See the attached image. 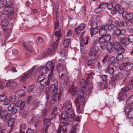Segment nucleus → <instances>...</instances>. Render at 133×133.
<instances>
[{
    "label": "nucleus",
    "mask_w": 133,
    "mask_h": 133,
    "mask_svg": "<svg viewBox=\"0 0 133 133\" xmlns=\"http://www.w3.org/2000/svg\"><path fill=\"white\" fill-rule=\"evenodd\" d=\"M52 54V52L51 51V50L50 49H48L43 53L42 54V55L43 57H45L48 56L49 55H51Z\"/></svg>",
    "instance_id": "nucleus-27"
},
{
    "label": "nucleus",
    "mask_w": 133,
    "mask_h": 133,
    "mask_svg": "<svg viewBox=\"0 0 133 133\" xmlns=\"http://www.w3.org/2000/svg\"><path fill=\"white\" fill-rule=\"evenodd\" d=\"M106 27L107 28L108 30V31H110L114 29L115 26L113 24H111L109 25L108 27L106 26Z\"/></svg>",
    "instance_id": "nucleus-57"
},
{
    "label": "nucleus",
    "mask_w": 133,
    "mask_h": 133,
    "mask_svg": "<svg viewBox=\"0 0 133 133\" xmlns=\"http://www.w3.org/2000/svg\"><path fill=\"white\" fill-rule=\"evenodd\" d=\"M57 108L56 107H54L52 109V115H55V117L57 115H58V112H57Z\"/></svg>",
    "instance_id": "nucleus-47"
},
{
    "label": "nucleus",
    "mask_w": 133,
    "mask_h": 133,
    "mask_svg": "<svg viewBox=\"0 0 133 133\" xmlns=\"http://www.w3.org/2000/svg\"><path fill=\"white\" fill-rule=\"evenodd\" d=\"M98 47L96 45H94L91 47L90 51L98 52Z\"/></svg>",
    "instance_id": "nucleus-42"
},
{
    "label": "nucleus",
    "mask_w": 133,
    "mask_h": 133,
    "mask_svg": "<svg viewBox=\"0 0 133 133\" xmlns=\"http://www.w3.org/2000/svg\"><path fill=\"white\" fill-rule=\"evenodd\" d=\"M47 90V91H46L45 92V94L46 95V98L47 99H49L50 97V92L49 88H46V90Z\"/></svg>",
    "instance_id": "nucleus-61"
},
{
    "label": "nucleus",
    "mask_w": 133,
    "mask_h": 133,
    "mask_svg": "<svg viewBox=\"0 0 133 133\" xmlns=\"http://www.w3.org/2000/svg\"><path fill=\"white\" fill-rule=\"evenodd\" d=\"M69 92L71 93L72 96L75 95L76 94V88L73 84H72L69 89Z\"/></svg>",
    "instance_id": "nucleus-23"
},
{
    "label": "nucleus",
    "mask_w": 133,
    "mask_h": 133,
    "mask_svg": "<svg viewBox=\"0 0 133 133\" xmlns=\"http://www.w3.org/2000/svg\"><path fill=\"white\" fill-rule=\"evenodd\" d=\"M111 38V35L109 34H106L103 36L100 37L98 39L106 42H108L110 40Z\"/></svg>",
    "instance_id": "nucleus-18"
},
{
    "label": "nucleus",
    "mask_w": 133,
    "mask_h": 133,
    "mask_svg": "<svg viewBox=\"0 0 133 133\" xmlns=\"http://www.w3.org/2000/svg\"><path fill=\"white\" fill-rule=\"evenodd\" d=\"M16 105L15 103H12L10 104L8 107V110L11 111L12 114L14 115L15 114L17 111V109L15 108Z\"/></svg>",
    "instance_id": "nucleus-12"
},
{
    "label": "nucleus",
    "mask_w": 133,
    "mask_h": 133,
    "mask_svg": "<svg viewBox=\"0 0 133 133\" xmlns=\"http://www.w3.org/2000/svg\"><path fill=\"white\" fill-rule=\"evenodd\" d=\"M32 42L30 41L28 43H22L23 45L29 52H32L34 50V49L32 46Z\"/></svg>",
    "instance_id": "nucleus-11"
},
{
    "label": "nucleus",
    "mask_w": 133,
    "mask_h": 133,
    "mask_svg": "<svg viewBox=\"0 0 133 133\" xmlns=\"http://www.w3.org/2000/svg\"><path fill=\"white\" fill-rule=\"evenodd\" d=\"M34 67H33L29 71L26 73H24L23 74L22 76L21 80L23 82L24 81L26 80L30 76L31 73L34 69Z\"/></svg>",
    "instance_id": "nucleus-8"
},
{
    "label": "nucleus",
    "mask_w": 133,
    "mask_h": 133,
    "mask_svg": "<svg viewBox=\"0 0 133 133\" xmlns=\"http://www.w3.org/2000/svg\"><path fill=\"white\" fill-rule=\"evenodd\" d=\"M98 42L100 44V47L101 49L103 51L106 50V48L107 47L108 42L102 41L99 39H98Z\"/></svg>",
    "instance_id": "nucleus-16"
},
{
    "label": "nucleus",
    "mask_w": 133,
    "mask_h": 133,
    "mask_svg": "<svg viewBox=\"0 0 133 133\" xmlns=\"http://www.w3.org/2000/svg\"><path fill=\"white\" fill-rule=\"evenodd\" d=\"M58 87L54 84H51L49 90L52 92H56L58 90Z\"/></svg>",
    "instance_id": "nucleus-34"
},
{
    "label": "nucleus",
    "mask_w": 133,
    "mask_h": 133,
    "mask_svg": "<svg viewBox=\"0 0 133 133\" xmlns=\"http://www.w3.org/2000/svg\"><path fill=\"white\" fill-rule=\"evenodd\" d=\"M35 116L33 115L30 117L28 121V123L29 125H32L34 123Z\"/></svg>",
    "instance_id": "nucleus-48"
},
{
    "label": "nucleus",
    "mask_w": 133,
    "mask_h": 133,
    "mask_svg": "<svg viewBox=\"0 0 133 133\" xmlns=\"http://www.w3.org/2000/svg\"><path fill=\"white\" fill-rule=\"evenodd\" d=\"M63 106L64 107L69 110L72 107V104L70 101H66L65 102Z\"/></svg>",
    "instance_id": "nucleus-24"
},
{
    "label": "nucleus",
    "mask_w": 133,
    "mask_h": 133,
    "mask_svg": "<svg viewBox=\"0 0 133 133\" xmlns=\"http://www.w3.org/2000/svg\"><path fill=\"white\" fill-rule=\"evenodd\" d=\"M52 54V52L51 51V50L50 49H48L43 53L42 54V55L43 57H45L48 56L49 55H51Z\"/></svg>",
    "instance_id": "nucleus-28"
},
{
    "label": "nucleus",
    "mask_w": 133,
    "mask_h": 133,
    "mask_svg": "<svg viewBox=\"0 0 133 133\" xmlns=\"http://www.w3.org/2000/svg\"><path fill=\"white\" fill-rule=\"evenodd\" d=\"M66 113L65 112H63L61 115V116L63 121V126L62 128V129L63 131H65L67 130V126H70L72 125L71 120L67 119L68 118L66 116Z\"/></svg>",
    "instance_id": "nucleus-1"
},
{
    "label": "nucleus",
    "mask_w": 133,
    "mask_h": 133,
    "mask_svg": "<svg viewBox=\"0 0 133 133\" xmlns=\"http://www.w3.org/2000/svg\"><path fill=\"white\" fill-rule=\"evenodd\" d=\"M106 26H103L100 27L98 30L99 34L101 36H103L105 35L107 32Z\"/></svg>",
    "instance_id": "nucleus-14"
},
{
    "label": "nucleus",
    "mask_w": 133,
    "mask_h": 133,
    "mask_svg": "<svg viewBox=\"0 0 133 133\" xmlns=\"http://www.w3.org/2000/svg\"><path fill=\"white\" fill-rule=\"evenodd\" d=\"M120 41L122 44H123L125 45H128L130 43L128 38L126 37L121 38Z\"/></svg>",
    "instance_id": "nucleus-29"
},
{
    "label": "nucleus",
    "mask_w": 133,
    "mask_h": 133,
    "mask_svg": "<svg viewBox=\"0 0 133 133\" xmlns=\"http://www.w3.org/2000/svg\"><path fill=\"white\" fill-rule=\"evenodd\" d=\"M54 65L53 64V62L51 61H49L47 62L46 64V66L49 70L51 71V72L49 74H52L54 68Z\"/></svg>",
    "instance_id": "nucleus-10"
},
{
    "label": "nucleus",
    "mask_w": 133,
    "mask_h": 133,
    "mask_svg": "<svg viewBox=\"0 0 133 133\" xmlns=\"http://www.w3.org/2000/svg\"><path fill=\"white\" fill-rule=\"evenodd\" d=\"M64 63H63V65H61V63H58L56 67V69L57 71L59 73L62 72L63 71H66V66H64Z\"/></svg>",
    "instance_id": "nucleus-15"
},
{
    "label": "nucleus",
    "mask_w": 133,
    "mask_h": 133,
    "mask_svg": "<svg viewBox=\"0 0 133 133\" xmlns=\"http://www.w3.org/2000/svg\"><path fill=\"white\" fill-rule=\"evenodd\" d=\"M94 75V74L92 72H91L88 74L87 82H89L93 78V76Z\"/></svg>",
    "instance_id": "nucleus-43"
},
{
    "label": "nucleus",
    "mask_w": 133,
    "mask_h": 133,
    "mask_svg": "<svg viewBox=\"0 0 133 133\" xmlns=\"http://www.w3.org/2000/svg\"><path fill=\"white\" fill-rule=\"evenodd\" d=\"M122 92L120 91L119 93V95L118 99L119 102H120L126 99L127 97V95L125 93H122Z\"/></svg>",
    "instance_id": "nucleus-19"
},
{
    "label": "nucleus",
    "mask_w": 133,
    "mask_h": 133,
    "mask_svg": "<svg viewBox=\"0 0 133 133\" xmlns=\"http://www.w3.org/2000/svg\"><path fill=\"white\" fill-rule=\"evenodd\" d=\"M123 67L126 71H129L132 69L133 67V64L129 62L127 64L123 65Z\"/></svg>",
    "instance_id": "nucleus-20"
},
{
    "label": "nucleus",
    "mask_w": 133,
    "mask_h": 133,
    "mask_svg": "<svg viewBox=\"0 0 133 133\" xmlns=\"http://www.w3.org/2000/svg\"><path fill=\"white\" fill-rule=\"evenodd\" d=\"M16 94L18 97L24 96L25 95V92L23 89L18 91L16 92Z\"/></svg>",
    "instance_id": "nucleus-31"
},
{
    "label": "nucleus",
    "mask_w": 133,
    "mask_h": 133,
    "mask_svg": "<svg viewBox=\"0 0 133 133\" xmlns=\"http://www.w3.org/2000/svg\"><path fill=\"white\" fill-rule=\"evenodd\" d=\"M78 125V124H75L74 127H73L71 129L70 131V133H76V129H77V126Z\"/></svg>",
    "instance_id": "nucleus-54"
},
{
    "label": "nucleus",
    "mask_w": 133,
    "mask_h": 133,
    "mask_svg": "<svg viewBox=\"0 0 133 133\" xmlns=\"http://www.w3.org/2000/svg\"><path fill=\"white\" fill-rule=\"evenodd\" d=\"M129 57H126L124 58L122 60V62L123 63V65L127 64L129 63Z\"/></svg>",
    "instance_id": "nucleus-53"
},
{
    "label": "nucleus",
    "mask_w": 133,
    "mask_h": 133,
    "mask_svg": "<svg viewBox=\"0 0 133 133\" xmlns=\"http://www.w3.org/2000/svg\"><path fill=\"white\" fill-rule=\"evenodd\" d=\"M28 112L26 110H23L20 111V115L21 117L23 118H25L27 116Z\"/></svg>",
    "instance_id": "nucleus-39"
},
{
    "label": "nucleus",
    "mask_w": 133,
    "mask_h": 133,
    "mask_svg": "<svg viewBox=\"0 0 133 133\" xmlns=\"http://www.w3.org/2000/svg\"><path fill=\"white\" fill-rule=\"evenodd\" d=\"M45 76L43 75H39L38 78L37 82L39 83L41 81L45 78Z\"/></svg>",
    "instance_id": "nucleus-58"
},
{
    "label": "nucleus",
    "mask_w": 133,
    "mask_h": 133,
    "mask_svg": "<svg viewBox=\"0 0 133 133\" xmlns=\"http://www.w3.org/2000/svg\"><path fill=\"white\" fill-rule=\"evenodd\" d=\"M58 39L59 38L57 39L56 41L54 42L52 45L51 49H50L51 50V51L52 52L57 49L58 46Z\"/></svg>",
    "instance_id": "nucleus-26"
},
{
    "label": "nucleus",
    "mask_w": 133,
    "mask_h": 133,
    "mask_svg": "<svg viewBox=\"0 0 133 133\" xmlns=\"http://www.w3.org/2000/svg\"><path fill=\"white\" fill-rule=\"evenodd\" d=\"M99 29L97 27L91 28L90 29V33L91 36L96 35L98 32Z\"/></svg>",
    "instance_id": "nucleus-25"
},
{
    "label": "nucleus",
    "mask_w": 133,
    "mask_h": 133,
    "mask_svg": "<svg viewBox=\"0 0 133 133\" xmlns=\"http://www.w3.org/2000/svg\"><path fill=\"white\" fill-rule=\"evenodd\" d=\"M48 70L46 66H41L40 71L41 73L45 74L47 73Z\"/></svg>",
    "instance_id": "nucleus-38"
},
{
    "label": "nucleus",
    "mask_w": 133,
    "mask_h": 133,
    "mask_svg": "<svg viewBox=\"0 0 133 133\" xmlns=\"http://www.w3.org/2000/svg\"><path fill=\"white\" fill-rule=\"evenodd\" d=\"M122 30H121L120 29L115 30L114 31V34L116 36H119L121 34Z\"/></svg>",
    "instance_id": "nucleus-50"
},
{
    "label": "nucleus",
    "mask_w": 133,
    "mask_h": 133,
    "mask_svg": "<svg viewBox=\"0 0 133 133\" xmlns=\"http://www.w3.org/2000/svg\"><path fill=\"white\" fill-rule=\"evenodd\" d=\"M70 40L69 38H66L64 40L63 44L64 47L67 48L69 44Z\"/></svg>",
    "instance_id": "nucleus-36"
},
{
    "label": "nucleus",
    "mask_w": 133,
    "mask_h": 133,
    "mask_svg": "<svg viewBox=\"0 0 133 133\" xmlns=\"http://www.w3.org/2000/svg\"><path fill=\"white\" fill-rule=\"evenodd\" d=\"M7 96L5 95H0V102H3L7 99Z\"/></svg>",
    "instance_id": "nucleus-46"
},
{
    "label": "nucleus",
    "mask_w": 133,
    "mask_h": 133,
    "mask_svg": "<svg viewBox=\"0 0 133 133\" xmlns=\"http://www.w3.org/2000/svg\"><path fill=\"white\" fill-rule=\"evenodd\" d=\"M127 103L130 104H133V95L131 96L128 99Z\"/></svg>",
    "instance_id": "nucleus-49"
},
{
    "label": "nucleus",
    "mask_w": 133,
    "mask_h": 133,
    "mask_svg": "<svg viewBox=\"0 0 133 133\" xmlns=\"http://www.w3.org/2000/svg\"><path fill=\"white\" fill-rule=\"evenodd\" d=\"M4 8L3 10V12H2V14L3 15L5 14L4 12H7L8 11H12L14 10V7H10L9 8L8 6H5L4 7Z\"/></svg>",
    "instance_id": "nucleus-33"
},
{
    "label": "nucleus",
    "mask_w": 133,
    "mask_h": 133,
    "mask_svg": "<svg viewBox=\"0 0 133 133\" xmlns=\"http://www.w3.org/2000/svg\"><path fill=\"white\" fill-rule=\"evenodd\" d=\"M11 114L8 113L6 110H3L0 113L1 118L3 119L8 120L10 116H11Z\"/></svg>",
    "instance_id": "nucleus-9"
},
{
    "label": "nucleus",
    "mask_w": 133,
    "mask_h": 133,
    "mask_svg": "<svg viewBox=\"0 0 133 133\" xmlns=\"http://www.w3.org/2000/svg\"><path fill=\"white\" fill-rule=\"evenodd\" d=\"M60 54L62 57H63L66 55L67 53L66 51L63 50L61 51Z\"/></svg>",
    "instance_id": "nucleus-63"
},
{
    "label": "nucleus",
    "mask_w": 133,
    "mask_h": 133,
    "mask_svg": "<svg viewBox=\"0 0 133 133\" xmlns=\"http://www.w3.org/2000/svg\"><path fill=\"white\" fill-rule=\"evenodd\" d=\"M114 9L117 10V12H118L120 14H122L123 16L124 14H125L127 13L126 11H124L123 8H120V6L118 4H117L114 7Z\"/></svg>",
    "instance_id": "nucleus-13"
},
{
    "label": "nucleus",
    "mask_w": 133,
    "mask_h": 133,
    "mask_svg": "<svg viewBox=\"0 0 133 133\" xmlns=\"http://www.w3.org/2000/svg\"><path fill=\"white\" fill-rule=\"evenodd\" d=\"M78 101V103L75 102L76 107V111L78 113H82L83 112L85 104V102Z\"/></svg>",
    "instance_id": "nucleus-4"
},
{
    "label": "nucleus",
    "mask_w": 133,
    "mask_h": 133,
    "mask_svg": "<svg viewBox=\"0 0 133 133\" xmlns=\"http://www.w3.org/2000/svg\"><path fill=\"white\" fill-rule=\"evenodd\" d=\"M105 6H106L107 8L109 10L111 9L113 6V4L112 3H106Z\"/></svg>",
    "instance_id": "nucleus-59"
},
{
    "label": "nucleus",
    "mask_w": 133,
    "mask_h": 133,
    "mask_svg": "<svg viewBox=\"0 0 133 133\" xmlns=\"http://www.w3.org/2000/svg\"><path fill=\"white\" fill-rule=\"evenodd\" d=\"M52 94L54 96L53 97L56 100L57 99H59V95L58 93V92H54L52 93Z\"/></svg>",
    "instance_id": "nucleus-52"
},
{
    "label": "nucleus",
    "mask_w": 133,
    "mask_h": 133,
    "mask_svg": "<svg viewBox=\"0 0 133 133\" xmlns=\"http://www.w3.org/2000/svg\"><path fill=\"white\" fill-rule=\"evenodd\" d=\"M88 82H86L83 79H82L80 82V87L81 88H85V87L86 85L87 84Z\"/></svg>",
    "instance_id": "nucleus-44"
},
{
    "label": "nucleus",
    "mask_w": 133,
    "mask_h": 133,
    "mask_svg": "<svg viewBox=\"0 0 133 133\" xmlns=\"http://www.w3.org/2000/svg\"><path fill=\"white\" fill-rule=\"evenodd\" d=\"M116 50L117 51L118 54H122L124 52L125 50L124 48L121 46Z\"/></svg>",
    "instance_id": "nucleus-45"
},
{
    "label": "nucleus",
    "mask_w": 133,
    "mask_h": 133,
    "mask_svg": "<svg viewBox=\"0 0 133 133\" xmlns=\"http://www.w3.org/2000/svg\"><path fill=\"white\" fill-rule=\"evenodd\" d=\"M113 44L111 42H108L106 47V49L108 51L111 52L113 50Z\"/></svg>",
    "instance_id": "nucleus-32"
},
{
    "label": "nucleus",
    "mask_w": 133,
    "mask_h": 133,
    "mask_svg": "<svg viewBox=\"0 0 133 133\" xmlns=\"http://www.w3.org/2000/svg\"><path fill=\"white\" fill-rule=\"evenodd\" d=\"M127 13L125 14H124L123 17H125L127 19L131 20L133 18V14L130 12H128L126 11Z\"/></svg>",
    "instance_id": "nucleus-30"
},
{
    "label": "nucleus",
    "mask_w": 133,
    "mask_h": 133,
    "mask_svg": "<svg viewBox=\"0 0 133 133\" xmlns=\"http://www.w3.org/2000/svg\"><path fill=\"white\" fill-rule=\"evenodd\" d=\"M85 25L84 23H82L80 24L78 27L75 29V32L77 34L79 35L80 32H78V30L80 31H82L85 27Z\"/></svg>",
    "instance_id": "nucleus-17"
},
{
    "label": "nucleus",
    "mask_w": 133,
    "mask_h": 133,
    "mask_svg": "<svg viewBox=\"0 0 133 133\" xmlns=\"http://www.w3.org/2000/svg\"><path fill=\"white\" fill-rule=\"evenodd\" d=\"M78 98H76L75 102L77 103L78 101L83 102V100L84 102H85L84 93L83 90L82 89L79 90L78 91Z\"/></svg>",
    "instance_id": "nucleus-6"
},
{
    "label": "nucleus",
    "mask_w": 133,
    "mask_h": 133,
    "mask_svg": "<svg viewBox=\"0 0 133 133\" xmlns=\"http://www.w3.org/2000/svg\"><path fill=\"white\" fill-rule=\"evenodd\" d=\"M8 21L6 19L3 20L1 22V26L3 27L7 26L8 24Z\"/></svg>",
    "instance_id": "nucleus-41"
},
{
    "label": "nucleus",
    "mask_w": 133,
    "mask_h": 133,
    "mask_svg": "<svg viewBox=\"0 0 133 133\" xmlns=\"http://www.w3.org/2000/svg\"><path fill=\"white\" fill-rule=\"evenodd\" d=\"M17 85V83L15 81H14L11 83L9 86V88L10 89H13L14 88L16 87Z\"/></svg>",
    "instance_id": "nucleus-55"
},
{
    "label": "nucleus",
    "mask_w": 133,
    "mask_h": 133,
    "mask_svg": "<svg viewBox=\"0 0 133 133\" xmlns=\"http://www.w3.org/2000/svg\"><path fill=\"white\" fill-rule=\"evenodd\" d=\"M125 114H128V117L130 119L133 118V109L130 106H128L124 110Z\"/></svg>",
    "instance_id": "nucleus-7"
},
{
    "label": "nucleus",
    "mask_w": 133,
    "mask_h": 133,
    "mask_svg": "<svg viewBox=\"0 0 133 133\" xmlns=\"http://www.w3.org/2000/svg\"><path fill=\"white\" fill-rule=\"evenodd\" d=\"M61 29H59V31H56L55 32V36L57 38L61 36V33L60 31Z\"/></svg>",
    "instance_id": "nucleus-62"
},
{
    "label": "nucleus",
    "mask_w": 133,
    "mask_h": 133,
    "mask_svg": "<svg viewBox=\"0 0 133 133\" xmlns=\"http://www.w3.org/2000/svg\"><path fill=\"white\" fill-rule=\"evenodd\" d=\"M106 70L108 71L110 75H112L114 72V69L112 67L108 66L106 69Z\"/></svg>",
    "instance_id": "nucleus-40"
},
{
    "label": "nucleus",
    "mask_w": 133,
    "mask_h": 133,
    "mask_svg": "<svg viewBox=\"0 0 133 133\" xmlns=\"http://www.w3.org/2000/svg\"><path fill=\"white\" fill-rule=\"evenodd\" d=\"M131 88L130 85L127 84L125 85V87H124L121 89V91L123 93L130 90Z\"/></svg>",
    "instance_id": "nucleus-35"
},
{
    "label": "nucleus",
    "mask_w": 133,
    "mask_h": 133,
    "mask_svg": "<svg viewBox=\"0 0 133 133\" xmlns=\"http://www.w3.org/2000/svg\"><path fill=\"white\" fill-rule=\"evenodd\" d=\"M128 39L129 43L130 42L131 43L133 42V35H129L128 37Z\"/></svg>",
    "instance_id": "nucleus-64"
},
{
    "label": "nucleus",
    "mask_w": 133,
    "mask_h": 133,
    "mask_svg": "<svg viewBox=\"0 0 133 133\" xmlns=\"http://www.w3.org/2000/svg\"><path fill=\"white\" fill-rule=\"evenodd\" d=\"M89 53L90 58L92 59L95 60L98 58V52L90 51Z\"/></svg>",
    "instance_id": "nucleus-21"
},
{
    "label": "nucleus",
    "mask_w": 133,
    "mask_h": 133,
    "mask_svg": "<svg viewBox=\"0 0 133 133\" xmlns=\"http://www.w3.org/2000/svg\"><path fill=\"white\" fill-rule=\"evenodd\" d=\"M53 78H54V77L52 76V74H49L48 79L45 78L39 83H40V84L42 86L45 85L49 86L50 84V80H53L52 79Z\"/></svg>",
    "instance_id": "nucleus-5"
},
{
    "label": "nucleus",
    "mask_w": 133,
    "mask_h": 133,
    "mask_svg": "<svg viewBox=\"0 0 133 133\" xmlns=\"http://www.w3.org/2000/svg\"><path fill=\"white\" fill-rule=\"evenodd\" d=\"M121 46V44L119 42H116L114 44V48L116 50L118 49Z\"/></svg>",
    "instance_id": "nucleus-51"
},
{
    "label": "nucleus",
    "mask_w": 133,
    "mask_h": 133,
    "mask_svg": "<svg viewBox=\"0 0 133 133\" xmlns=\"http://www.w3.org/2000/svg\"><path fill=\"white\" fill-rule=\"evenodd\" d=\"M63 112H65V113H66V116L68 117V119H67L71 120V122L72 125L73 124V120L78 121H80V118L78 116L76 115L75 116L74 113V112L72 110L71 111H70L69 112H68V114L67 112L66 111H64Z\"/></svg>",
    "instance_id": "nucleus-2"
},
{
    "label": "nucleus",
    "mask_w": 133,
    "mask_h": 133,
    "mask_svg": "<svg viewBox=\"0 0 133 133\" xmlns=\"http://www.w3.org/2000/svg\"><path fill=\"white\" fill-rule=\"evenodd\" d=\"M118 77L116 75H113L111 78V80L116 83L118 79Z\"/></svg>",
    "instance_id": "nucleus-60"
},
{
    "label": "nucleus",
    "mask_w": 133,
    "mask_h": 133,
    "mask_svg": "<svg viewBox=\"0 0 133 133\" xmlns=\"http://www.w3.org/2000/svg\"><path fill=\"white\" fill-rule=\"evenodd\" d=\"M11 117L10 116L8 120H6L8 122V126L10 127H12L14 124L15 119Z\"/></svg>",
    "instance_id": "nucleus-22"
},
{
    "label": "nucleus",
    "mask_w": 133,
    "mask_h": 133,
    "mask_svg": "<svg viewBox=\"0 0 133 133\" xmlns=\"http://www.w3.org/2000/svg\"><path fill=\"white\" fill-rule=\"evenodd\" d=\"M7 3V1L6 0H0V8L6 6Z\"/></svg>",
    "instance_id": "nucleus-37"
},
{
    "label": "nucleus",
    "mask_w": 133,
    "mask_h": 133,
    "mask_svg": "<svg viewBox=\"0 0 133 133\" xmlns=\"http://www.w3.org/2000/svg\"><path fill=\"white\" fill-rule=\"evenodd\" d=\"M115 60L114 56L111 57L108 55L105 56L102 60V62L103 64L106 63L108 65L112 64Z\"/></svg>",
    "instance_id": "nucleus-3"
},
{
    "label": "nucleus",
    "mask_w": 133,
    "mask_h": 133,
    "mask_svg": "<svg viewBox=\"0 0 133 133\" xmlns=\"http://www.w3.org/2000/svg\"><path fill=\"white\" fill-rule=\"evenodd\" d=\"M116 23L117 24V26L121 27L124 26V22L122 21H117Z\"/></svg>",
    "instance_id": "nucleus-56"
}]
</instances>
